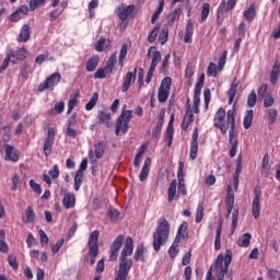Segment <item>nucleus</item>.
<instances>
[{"label":"nucleus","instance_id":"f257e3e1","mask_svg":"<svg viewBox=\"0 0 280 280\" xmlns=\"http://www.w3.org/2000/svg\"><path fill=\"white\" fill-rule=\"evenodd\" d=\"M167 240H170V222L165 218H160L153 232V249L155 253L161 250V246H164Z\"/></svg>","mask_w":280,"mask_h":280},{"label":"nucleus","instance_id":"f03ea898","mask_svg":"<svg viewBox=\"0 0 280 280\" xmlns=\"http://www.w3.org/2000/svg\"><path fill=\"white\" fill-rule=\"evenodd\" d=\"M232 117V121L233 124H231L229 121V117ZM226 117V121L224 122V118ZM214 124V128H219L222 132V135H226V131L229 130H233V125H235V112L233 110H224V108H219L214 115V119H213ZM235 128V126H234Z\"/></svg>","mask_w":280,"mask_h":280},{"label":"nucleus","instance_id":"7ed1b4c3","mask_svg":"<svg viewBox=\"0 0 280 280\" xmlns=\"http://www.w3.org/2000/svg\"><path fill=\"white\" fill-rule=\"evenodd\" d=\"M232 260H233V252H231V249L226 250L225 257L222 254H220L217 257V260L214 264L217 280H224V275H228L229 266H231Z\"/></svg>","mask_w":280,"mask_h":280},{"label":"nucleus","instance_id":"20e7f679","mask_svg":"<svg viewBox=\"0 0 280 280\" xmlns=\"http://www.w3.org/2000/svg\"><path fill=\"white\" fill-rule=\"evenodd\" d=\"M225 205L228 207V218L232 213V224L231 231L235 233V229H237V215H240V211L235 209V192L233 191V186L229 185L226 189V198Z\"/></svg>","mask_w":280,"mask_h":280},{"label":"nucleus","instance_id":"39448f33","mask_svg":"<svg viewBox=\"0 0 280 280\" xmlns=\"http://www.w3.org/2000/svg\"><path fill=\"white\" fill-rule=\"evenodd\" d=\"M132 119V110L126 109V105L122 106L121 113L116 121V135L119 136L120 132L126 135L128 132L130 120Z\"/></svg>","mask_w":280,"mask_h":280},{"label":"nucleus","instance_id":"423d86ee","mask_svg":"<svg viewBox=\"0 0 280 280\" xmlns=\"http://www.w3.org/2000/svg\"><path fill=\"white\" fill-rule=\"evenodd\" d=\"M100 231L94 230L89 237L88 246H89V256L97 257L100 255Z\"/></svg>","mask_w":280,"mask_h":280},{"label":"nucleus","instance_id":"0eeeda50","mask_svg":"<svg viewBox=\"0 0 280 280\" xmlns=\"http://www.w3.org/2000/svg\"><path fill=\"white\" fill-rule=\"evenodd\" d=\"M60 80H62V75L60 73L55 72L50 77H48L44 83H40L37 88L39 93H43V91H47V89H50L54 91V86L60 83Z\"/></svg>","mask_w":280,"mask_h":280},{"label":"nucleus","instance_id":"6e6552de","mask_svg":"<svg viewBox=\"0 0 280 280\" xmlns=\"http://www.w3.org/2000/svg\"><path fill=\"white\" fill-rule=\"evenodd\" d=\"M131 268H132V259L120 258L118 273H117L115 280L128 279V275H129Z\"/></svg>","mask_w":280,"mask_h":280},{"label":"nucleus","instance_id":"1a4fd4ad","mask_svg":"<svg viewBox=\"0 0 280 280\" xmlns=\"http://www.w3.org/2000/svg\"><path fill=\"white\" fill-rule=\"evenodd\" d=\"M202 86H205V74L200 75L199 81L195 86L194 113H196V115L200 113V93H202Z\"/></svg>","mask_w":280,"mask_h":280},{"label":"nucleus","instance_id":"9d476101","mask_svg":"<svg viewBox=\"0 0 280 280\" xmlns=\"http://www.w3.org/2000/svg\"><path fill=\"white\" fill-rule=\"evenodd\" d=\"M254 194L255 196L252 203V213L255 220H258L261 211V206L259 203V200H261V188L255 187Z\"/></svg>","mask_w":280,"mask_h":280},{"label":"nucleus","instance_id":"9b49d317","mask_svg":"<svg viewBox=\"0 0 280 280\" xmlns=\"http://www.w3.org/2000/svg\"><path fill=\"white\" fill-rule=\"evenodd\" d=\"M121 246H124V235H118L109 248V252H110L109 260L110 261H116Z\"/></svg>","mask_w":280,"mask_h":280},{"label":"nucleus","instance_id":"f8f14e48","mask_svg":"<svg viewBox=\"0 0 280 280\" xmlns=\"http://www.w3.org/2000/svg\"><path fill=\"white\" fill-rule=\"evenodd\" d=\"M135 11V4L124 5L120 4L116 10L115 14L120 19V21H126L129 16H132V12Z\"/></svg>","mask_w":280,"mask_h":280},{"label":"nucleus","instance_id":"ddd939ff","mask_svg":"<svg viewBox=\"0 0 280 280\" xmlns=\"http://www.w3.org/2000/svg\"><path fill=\"white\" fill-rule=\"evenodd\" d=\"M54 141H56V130L54 128H48V133L44 143V153L46 156L51 154V148H54Z\"/></svg>","mask_w":280,"mask_h":280},{"label":"nucleus","instance_id":"4468645a","mask_svg":"<svg viewBox=\"0 0 280 280\" xmlns=\"http://www.w3.org/2000/svg\"><path fill=\"white\" fill-rule=\"evenodd\" d=\"M135 80H137V68H135L133 72H128L121 85V92L128 93V89L135 84Z\"/></svg>","mask_w":280,"mask_h":280},{"label":"nucleus","instance_id":"2eb2a0df","mask_svg":"<svg viewBox=\"0 0 280 280\" xmlns=\"http://www.w3.org/2000/svg\"><path fill=\"white\" fill-rule=\"evenodd\" d=\"M229 122L232 124V130L229 131V137H230V144L231 150H230V156H235L237 154V140H234L235 137V131H234V125H233V117L229 116Z\"/></svg>","mask_w":280,"mask_h":280},{"label":"nucleus","instance_id":"dca6fc26","mask_svg":"<svg viewBox=\"0 0 280 280\" xmlns=\"http://www.w3.org/2000/svg\"><path fill=\"white\" fill-rule=\"evenodd\" d=\"M187 110L184 116L182 128L183 130H187L191 124H194V110L191 109V105L189 104V98L187 100Z\"/></svg>","mask_w":280,"mask_h":280},{"label":"nucleus","instance_id":"f3484780","mask_svg":"<svg viewBox=\"0 0 280 280\" xmlns=\"http://www.w3.org/2000/svg\"><path fill=\"white\" fill-rule=\"evenodd\" d=\"M147 56H148V58L152 57V61H151L150 67H153L154 69H156V67L161 62V58H162L161 51L156 50V47L151 46L148 50Z\"/></svg>","mask_w":280,"mask_h":280},{"label":"nucleus","instance_id":"a211bd4d","mask_svg":"<svg viewBox=\"0 0 280 280\" xmlns=\"http://www.w3.org/2000/svg\"><path fill=\"white\" fill-rule=\"evenodd\" d=\"M135 249V244L132 237L128 236L125 241V246L120 254V259H128L130 255H132V250Z\"/></svg>","mask_w":280,"mask_h":280},{"label":"nucleus","instance_id":"6ab92c4d","mask_svg":"<svg viewBox=\"0 0 280 280\" xmlns=\"http://www.w3.org/2000/svg\"><path fill=\"white\" fill-rule=\"evenodd\" d=\"M191 161L198 159V129L196 128L192 132V140L190 142V154Z\"/></svg>","mask_w":280,"mask_h":280},{"label":"nucleus","instance_id":"aec40b11","mask_svg":"<svg viewBox=\"0 0 280 280\" xmlns=\"http://www.w3.org/2000/svg\"><path fill=\"white\" fill-rule=\"evenodd\" d=\"M4 148H5L4 161H12V163H16V161H19V153L16 152V148L10 144H5Z\"/></svg>","mask_w":280,"mask_h":280},{"label":"nucleus","instance_id":"412c9836","mask_svg":"<svg viewBox=\"0 0 280 280\" xmlns=\"http://www.w3.org/2000/svg\"><path fill=\"white\" fill-rule=\"evenodd\" d=\"M31 36H32V31L30 28V24H24L18 36V43H27Z\"/></svg>","mask_w":280,"mask_h":280},{"label":"nucleus","instance_id":"4be33fe9","mask_svg":"<svg viewBox=\"0 0 280 280\" xmlns=\"http://www.w3.org/2000/svg\"><path fill=\"white\" fill-rule=\"evenodd\" d=\"M110 39L100 38V40L95 43V51H98V54L102 51H110Z\"/></svg>","mask_w":280,"mask_h":280},{"label":"nucleus","instance_id":"5701e85b","mask_svg":"<svg viewBox=\"0 0 280 280\" xmlns=\"http://www.w3.org/2000/svg\"><path fill=\"white\" fill-rule=\"evenodd\" d=\"M150 165H152V160H150V158H147L139 174V180L141 183H143L148 178L150 174Z\"/></svg>","mask_w":280,"mask_h":280},{"label":"nucleus","instance_id":"b1692460","mask_svg":"<svg viewBox=\"0 0 280 280\" xmlns=\"http://www.w3.org/2000/svg\"><path fill=\"white\" fill-rule=\"evenodd\" d=\"M279 75H280V62L277 60L272 66L269 82H271V84L273 85L277 84L279 80Z\"/></svg>","mask_w":280,"mask_h":280},{"label":"nucleus","instance_id":"393cba45","mask_svg":"<svg viewBox=\"0 0 280 280\" xmlns=\"http://www.w3.org/2000/svg\"><path fill=\"white\" fill-rule=\"evenodd\" d=\"M112 119H113V117H112L110 113L98 112V120L101 121V124H103L107 128L113 127V120Z\"/></svg>","mask_w":280,"mask_h":280},{"label":"nucleus","instance_id":"a878e982","mask_svg":"<svg viewBox=\"0 0 280 280\" xmlns=\"http://www.w3.org/2000/svg\"><path fill=\"white\" fill-rule=\"evenodd\" d=\"M180 14H183V9L178 8L175 9L173 12L168 13L167 15V23L170 26L174 25L176 21H179Z\"/></svg>","mask_w":280,"mask_h":280},{"label":"nucleus","instance_id":"bb28decb","mask_svg":"<svg viewBox=\"0 0 280 280\" xmlns=\"http://www.w3.org/2000/svg\"><path fill=\"white\" fill-rule=\"evenodd\" d=\"M240 84V81L237 79H234L231 88L228 92L229 95V104H233L234 100H235V95H237V86Z\"/></svg>","mask_w":280,"mask_h":280},{"label":"nucleus","instance_id":"cd10ccee","mask_svg":"<svg viewBox=\"0 0 280 280\" xmlns=\"http://www.w3.org/2000/svg\"><path fill=\"white\" fill-rule=\"evenodd\" d=\"M62 205L65 209H73V207H75V196L72 194H66L63 196Z\"/></svg>","mask_w":280,"mask_h":280},{"label":"nucleus","instance_id":"c85d7f7f","mask_svg":"<svg viewBox=\"0 0 280 280\" xmlns=\"http://www.w3.org/2000/svg\"><path fill=\"white\" fill-rule=\"evenodd\" d=\"M27 50L25 48H20L15 51H11L8 58H15V60H25L27 58Z\"/></svg>","mask_w":280,"mask_h":280},{"label":"nucleus","instance_id":"c756f323","mask_svg":"<svg viewBox=\"0 0 280 280\" xmlns=\"http://www.w3.org/2000/svg\"><path fill=\"white\" fill-rule=\"evenodd\" d=\"M252 238L253 236L250 235V233H245L237 240V244L242 248H248V246H250Z\"/></svg>","mask_w":280,"mask_h":280},{"label":"nucleus","instance_id":"7c9ffc66","mask_svg":"<svg viewBox=\"0 0 280 280\" xmlns=\"http://www.w3.org/2000/svg\"><path fill=\"white\" fill-rule=\"evenodd\" d=\"M192 36H194V22L189 20L186 24V34L184 36V43H191Z\"/></svg>","mask_w":280,"mask_h":280},{"label":"nucleus","instance_id":"2f4dec72","mask_svg":"<svg viewBox=\"0 0 280 280\" xmlns=\"http://www.w3.org/2000/svg\"><path fill=\"white\" fill-rule=\"evenodd\" d=\"M221 235H222V221H219L218 228H217V234L214 238V249L220 250L221 248Z\"/></svg>","mask_w":280,"mask_h":280},{"label":"nucleus","instance_id":"473e14b6","mask_svg":"<svg viewBox=\"0 0 280 280\" xmlns=\"http://www.w3.org/2000/svg\"><path fill=\"white\" fill-rule=\"evenodd\" d=\"M257 15V12L255 10V4H252L247 10L244 11L243 16L250 23L253 19Z\"/></svg>","mask_w":280,"mask_h":280},{"label":"nucleus","instance_id":"72a5a7b5","mask_svg":"<svg viewBox=\"0 0 280 280\" xmlns=\"http://www.w3.org/2000/svg\"><path fill=\"white\" fill-rule=\"evenodd\" d=\"M97 65H100V57L90 58L86 63V71L90 73L95 71V69H97Z\"/></svg>","mask_w":280,"mask_h":280},{"label":"nucleus","instance_id":"f704fd0d","mask_svg":"<svg viewBox=\"0 0 280 280\" xmlns=\"http://www.w3.org/2000/svg\"><path fill=\"white\" fill-rule=\"evenodd\" d=\"M253 115H254L253 109H249L246 112L244 120H243V126H244L245 130H248V128H250V126H253Z\"/></svg>","mask_w":280,"mask_h":280},{"label":"nucleus","instance_id":"c9c22d12","mask_svg":"<svg viewBox=\"0 0 280 280\" xmlns=\"http://www.w3.org/2000/svg\"><path fill=\"white\" fill-rule=\"evenodd\" d=\"M237 4V0H228L226 2L221 3L220 10L222 12H231Z\"/></svg>","mask_w":280,"mask_h":280},{"label":"nucleus","instance_id":"e433bc0d","mask_svg":"<svg viewBox=\"0 0 280 280\" xmlns=\"http://www.w3.org/2000/svg\"><path fill=\"white\" fill-rule=\"evenodd\" d=\"M78 97H80V93L79 92H77L74 94V96L69 100V102H68V110H67L68 115H71V113L73 112V108H75V106H78V102H79Z\"/></svg>","mask_w":280,"mask_h":280},{"label":"nucleus","instance_id":"4c0bfd02","mask_svg":"<svg viewBox=\"0 0 280 280\" xmlns=\"http://www.w3.org/2000/svg\"><path fill=\"white\" fill-rule=\"evenodd\" d=\"M178 183L176 179H173L168 187V202H172L176 198V187Z\"/></svg>","mask_w":280,"mask_h":280},{"label":"nucleus","instance_id":"58836bf2","mask_svg":"<svg viewBox=\"0 0 280 280\" xmlns=\"http://www.w3.org/2000/svg\"><path fill=\"white\" fill-rule=\"evenodd\" d=\"M97 100H100V94H97V92H94L90 102H88L85 105V110H93V108H95L97 104Z\"/></svg>","mask_w":280,"mask_h":280},{"label":"nucleus","instance_id":"ea45409f","mask_svg":"<svg viewBox=\"0 0 280 280\" xmlns=\"http://www.w3.org/2000/svg\"><path fill=\"white\" fill-rule=\"evenodd\" d=\"M1 136H2V140L4 141V143H8V141H10V135L12 132V127H10V125H5L3 127H1Z\"/></svg>","mask_w":280,"mask_h":280},{"label":"nucleus","instance_id":"a19ab883","mask_svg":"<svg viewBox=\"0 0 280 280\" xmlns=\"http://www.w3.org/2000/svg\"><path fill=\"white\" fill-rule=\"evenodd\" d=\"M144 253L145 247L143 245L138 246L135 252L133 259H136V261H145V258L143 257Z\"/></svg>","mask_w":280,"mask_h":280},{"label":"nucleus","instance_id":"79ce46f5","mask_svg":"<svg viewBox=\"0 0 280 280\" xmlns=\"http://www.w3.org/2000/svg\"><path fill=\"white\" fill-rule=\"evenodd\" d=\"M270 95H272V91H270L268 84H262L258 90V96L264 100L265 97H269Z\"/></svg>","mask_w":280,"mask_h":280},{"label":"nucleus","instance_id":"37998d69","mask_svg":"<svg viewBox=\"0 0 280 280\" xmlns=\"http://www.w3.org/2000/svg\"><path fill=\"white\" fill-rule=\"evenodd\" d=\"M262 173L265 174L266 177L270 176V163L268 153H266L262 158Z\"/></svg>","mask_w":280,"mask_h":280},{"label":"nucleus","instance_id":"c03bdc74","mask_svg":"<svg viewBox=\"0 0 280 280\" xmlns=\"http://www.w3.org/2000/svg\"><path fill=\"white\" fill-rule=\"evenodd\" d=\"M277 115H278V112L275 108H269L267 110V117L269 119V121H268L269 126H273V124H277Z\"/></svg>","mask_w":280,"mask_h":280},{"label":"nucleus","instance_id":"a18cd8bd","mask_svg":"<svg viewBox=\"0 0 280 280\" xmlns=\"http://www.w3.org/2000/svg\"><path fill=\"white\" fill-rule=\"evenodd\" d=\"M167 97H170V91L159 88V92H158L159 102L161 104H165V102H167Z\"/></svg>","mask_w":280,"mask_h":280},{"label":"nucleus","instance_id":"49530a36","mask_svg":"<svg viewBox=\"0 0 280 280\" xmlns=\"http://www.w3.org/2000/svg\"><path fill=\"white\" fill-rule=\"evenodd\" d=\"M218 71H220L218 66L213 62H210L208 66L207 75H209L210 78H217Z\"/></svg>","mask_w":280,"mask_h":280},{"label":"nucleus","instance_id":"de8ad7c7","mask_svg":"<svg viewBox=\"0 0 280 280\" xmlns=\"http://www.w3.org/2000/svg\"><path fill=\"white\" fill-rule=\"evenodd\" d=\"M161 130H163V117H160L155 128L153 130V137H155V139H159V137H161Z\"/></svg>","mask_w":280,"mask_h":280},{"label":"nucleus","instance_id":"09e8293b","mask_svg":"<svg viewBox=\"0 0 280 280\" xmlns=\"http://www.w3.org/2000/svg\"><path fill=\"white\" fill-rule=\"evenodd\" d=\"M256 104H257V93H255V90H253L247 97V106L249 108H255Z\"/></svg>","mask_w":280,"mask_h":280},{"label":"nucleus","instance_id":"8fccbe9b","mask_svg":"<svg viewBox=\"0 0 280 280\" xmlns=\"http://www.w3.org/2000/svg\"><path fill=\"white\" fill-rule=\"evenodd\" d=\"M126 56H128V44H124L121 46L119 60H118L120 67H124V60H126Z\"/></svg>","mask_w":280,"mask_h":280},{"label":"nucleus","instance_id":"3c124183","mask_svg":"<svg viewBox=\"0 0 280 280\" xmlns=\"http://www.w3.org/2000/svg\"><path fill=\"white\" fill-rule=\"evenodd\" d=\"M160 30H161V26L159 24H156L153 27V30L150 32V34L148 36L149 43H154V40H156V36H159Z\"/></svg>","mask_w":280,"mask_h":280},{"label":"nucleus","instance_id":"603ef678","mask_svg":"<svg viewBox=\"0 0 280 280\" xmlns=\"http://www.w3.org/2000/svg\"><path fill=\"white\" fill-rule=\"evenodd\" d=\"M82 178H84V174L75 172V176H74V191H80V187H82Z\"/></svg>","mask_w":280,"mask_h":280},{"label":"nucleus","instance_id":"864d4df0","mask_svg":"<svg viewBox=\"0 0 280 280\" xmlns=\"http://www.w3.org/2000/svg\"><path fill=\"white\" fill-rule=\"evenodd\" d=\"M166 137L168 139V147L172 145V140L174 139V124L172 120L168 122L167 129H166Z\"/></svg>","mask_w":280,"mask_h":280},{"label":"nucleus","instance_id":"5fc2aeb1","mask_svg":"<svg viewBox=\"0 0 280 280\" xmlns=\"http://www.w3.org/2000/svg\"><path fill=\"white\" fill-rule=\"evenodd\" d=\"M35 218H36V214L34 213V209H32V206H28L26 210V219L23 220V222L25 224H27V222H34Z\"/></svg>","mask_w":280,"mask_h":280},{"label":"nucleus","instance_id":"6e6d98bb","mask_svg":"<svg viewBox=\"0 0 280 280\" xmlns=\"http://www.w3.org/2000/svg\"><path fill=\"white\" fill-rule=\"evenodd\" d=\"M160 89L170 92L172 89V78L170 77L164 78L161 82Z\"/></svg>","mask_w":280,"mask_h":280},{"label":"nucleus","instance_id":"4d7b16f0","mask_svg":"<svg viewBox=\"0 0 280 280\" xmlns=\"http://www.w3.org/2000/svg\"><path fill=\"white\" fill-rule=\"evenodd\" d=\"M95 156L96 159H102L104 156V142H97L95 144Z\"/></svg>","mask_w":280,"mask_h":280},{"label":"nucleus","instance_id":"13d9d810","mask_svg":"<svg viewBox=\"0 0 280 280\" xmlns=\"http://www.w3.org/2000/svg\"><path fill=\"white\" fill-rule=\"evenodd\" d=\"M170 36V30L163 28L159 35V42L162 45H165L167 43V37Z\"/></svg>","mask_w":280,"mask_h":280},{"label":"nucleus","instance_id":"bf43d9fd","mask_svg":"<svg viewBox=\"0 0 280 280\" xmlns=\"http://www.w3.org/2000/svg\"><path fill=\"white\" fill-rule=\"evenodd\" d=\"M178 180V191L183 194V196H187V187L185 186V177H177Z\"/></svg>","mask_w":280,"mask_h":280},{"label":"nucleus","instance_id":"052dcab7","mask_svg":"<svg viewBox=\"0 0 280 280\" xmlns=\"http://www.w3.org/2000/svg\"><path fill=\"white\" fill-rule=\"evenodd\" d=\"M203 215H205V208L202 207V203H199L197 207V214H196L197 224L202 222Z\"/></svg>","mask_w":280,"mask_h":280},{"label":"nucleus","instance_id":"680f3d73","mask_svg":"<svg viewBox=\"0 0 280 280\" xmlns=\"http://www.w3.org/2000/svg\"><path fill=\"white\" fill-rule=\"evenodd\" d=\"M210 12V5L209 3H203L202 4V10H201V21L205 22L207 21Z\"/></svg>","mask_w":280,"mask_h":280},{"label":"nucleus","instance_id":"e2e57ef3","mask_svg":"<svg viewBox=\"0 0 280 280\" xmlns=\"http://www.w3.org/2000/svg\"><path fill=\"white\" fill-rule=\"evenodd\" d=\"M11 180H12L11 189L12 191H16V189H19V184L21 183V177L14 174L11 176Z\"/></svg>","mask_w":280,"mask_h":280},{"label":"nucleus","instance_id":"0e129e2a","mask_svg":"<svg viewBox=\"0 0 280 280\" xmlns=\"http://www.w3.org/2000/svg\"><path fill=\"white\" fill-rule=\"evenodd\" d=\"M65 110V102H59L55 104L54 109H51V113H56V115L62 114Z\"/></svg>","mask_w":280,"mask_h":280},{"label":"nucleus","instance_id":"69168bd1","mask_svg":"<svg viewBox=\"0 0 280 280\" xmlns=\"http://www.w3.org/2000/svg\"><path fill=\"white\" fill-rule=\"evenodd\" d=\"M27 69H30V65L27 62H24L20 71V75L21 78H24V80H27V78H30Z\"/></svg>","mask_w":280,"mask_h":280},{"label":"nucleus","instance_id":"338daca9","mask_svg":"<svg viewBox=\"0 0 280 280\" xmlns=\"http://www.w3.org/2000/svg\"><path fill=\"white\" fill-rule=\"evenodd\" d=\"M264 100V107L265 108H270L271 106L275 105V97H272V94L269 96H266Z\"/></svg>","mask_w":280,"mask_h":280},{"label":"nucleus","instance_id":"774afa93","mask_svg":"<svg viewBox=\"0 0 280 280\" xmlns=\"http://www.w3.org/2000/svg\"><path fill=\"white\" fill-rule=\"evenodd\" d=\"M47 0H31L30 1V8L31 10H36V8L43 5Z\"/></svg>","mask_w":280,"mask_h":280}]
</instances>
